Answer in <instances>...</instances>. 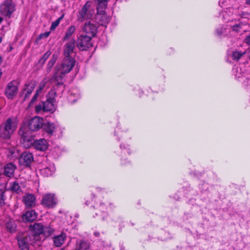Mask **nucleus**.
Returning a JSON list of instances; mask_svg holds the SVG:
<instances>
[{
    "instance_id": "nucleus-1",
    "label": "nucleus",
    "mask_w": 250,
    "mask_h": 250,
    "mask_svg": "<svg viewBox=\"0 0 250 250\" xmlns=\"http://www.w3.org/2000/svg\"><path fill=\"white\" fill-rule=\"evenodd\" d=\"M234 11L236 10L233 8H229L222 11L220 17L224 22L229 23L228 26L231 28L233 32L239 33L245 30L244 26L248 23L249 20L243 17L239 19L235 18L233 14Z\"/></svg>"
},
{
    "instance_id": "nucleus-2",
    "label": "nucleus",
    "mask_w": 250,
    "mask_h": 250,
    "mask_svg": "<svg viewBox=\"0 0 250 250\" xmlns=\"http://www.w3.org/2000/svg\"><path fill=\"white\" fill-rule=\"evenodd\" d=\"M16 129V125L13 120L7 119L0 126V137L4 139H8Z\"/></svg>"
},
{
    "instance_id": "nucleus-3",
    "label": "nucleus",
    "mask_w": 250,
    "mask_h": 250,
    "mask_svg": "<svg viewBox=\"0 0 250 250\" xmlns=\"http://www.w3.org/2000/svg\"><path fill=\"white\" fill-rule=\"evenodd\" d=\"M94 10L91 8L90 2H87L79 12L78 20L79 21H83L85 20L90 19L94 14Z\"/></svg>"
},
{
    "instance_id": "nucleus-4",
    "label": "nucleus",
    "mask_w": 250,
    "mask_h": 250,
    "mask_svg": "<svg viewBox=\"0 0 250 250\" xmlns=\"http://www.w3.org/2000/svg\"><path fill=\"white\" fill-rule=\"evenodd\" d=\"M75 64L74 58L72 57L64 56L60 68L61 73L64 74L70 72L74 67Z\"/></svg>"
},
{
    "instance_id": "nucleus-5",
    "label": "nucleus",
    "mask_w": 250,
    "mask_h": 250,
    "mask_svg": "<svg viewBox=\"0 0 250 250\" xmlns=\"http://www.w3.org/2000/svg\"><path fill=\"white\" fill-rule=\"evenodd\" d=\"M15 10V4L11 0H6L0 5V11L5 16L10 17Z\"/></svg>"
},
{
    "instance_id": "nucleus-6",
    "label": "nucleus",
    "mask_w": 250,
    "mask_h": 250,
    "mask_svg": "<svg viewBox=\"0 0 250 250\" xmlns=\"http://www.w3.org/2000/svg\"><path fill=\"white\" fill-rule=\"evenodd\" d=\"M86 35H81L77 40V46L81 50H85L91 46V38Z\"/></svg>"
},
{
    "instance_id": "nucleus-7",
    "label": "nucleus",
    "mask_w": 250,
    "mask_h": 250,
    "mask_svg": "<svg viewBox=\"0 0 250 250\" xmlns=\"http://www.w3.org/2000/svg\"><path fill=\"white\" fill-rule=\"evenodd\" d=\"M27 232H19L17 236V239L20 250H29L30 242L27 237Z\"/></svg>"
},
{
    "instance_id": "nucleus-8",
    "label": "nucleus",
    "mask_w": 250,
    "mask_h": 250,
    "mask_svg": "<svg viewBox=\"0 0 250 250\" xmlns=\"http://www.w3.org/2000/svg\"><path fill=\"white\" fill-rule=\"evenodd\" d=\"M19 133L21 136V142L24 147H29L32 144V136L30 133L24 127L21 128L19 131Z\"/></svg>"
},
{
    "instance_id": "nucleus-9",
    "label": "nucleus",
    "mask_w": 250,
    "mask_h": 250,
    "mask_svg": "<svg viewBox=\"0 0 250 250\" xmlns=\"http://www.w3.org/2000/svg\"><path fill=\"white\" fill-rule=\"evenodd\" d=\"M18 91V85L16 81L9 82L5 89V95L9 99H13Z\"/></svg>"
},
{
    "instance_id": "nucleus-10",
    "label": "nucleus",
    "mask_w": 250,
    "mask_h": 250,
    "mask_svg": "<svg viewBox=\"0 0 250 250\" xmlns=\"http://www.w3.org/2000/svg\"><path fill=\"white\" fill-rule=\"evenodd\" d=\"M98 26L94 21H87L83 28V31L91 37H94L97 33Z\"/></svg>"
},
{
    "instance_id": "nucleus-11",
    "label": "nucleus",
    "mask_w": 250,
    "mask_h": 250,
    "mask_svg": "<svg viewBox=\"0 0 250 250\" xmlns=\"http://www.w3.org/2000/svg\"><path fill=\"white\" fill-rule=\"evenodd\" d=\"M57 203V201L55 194L52 193L46 194L42 200V205L49 208H54Z\"/></svg>"
},
{
    "instance_id": "nucleus-12",
    "label": "nucleus",
    "mask_w": 250,
    "mask_h": 250,
    "mask_svg": "<svg viewBox=\"0 0 250 250\" xmlns=\"http://www.w3.org/2000/svg\"><path fill=\"white\" fill-rule=\"evenodd\" d=\"M43 123L42 118L35 117L31 119L28 124L29 129L33 131H36L41 128Z\"/></svg>"
},
{
    "instance_id": "nucleus-13",
    "label": "nucleus",
    "mask_w": 250,
    "mask_h": 250,
    "mask_svg": "<svg viewBox=\"0 0 250 250\" xmlns=\"http://www.w3.org/2000/svg\"><path fill=\"white\" fill-rule=\"evenodd\" d=\"M33 154L28 151L23 152L19 158V163L21 166L29 167L33 161Z\"/></svg>"
},
{
    "instance_id": "nucleus-14",
    "label": "nucleus",
    "mask_w": 250,
    "mask_h": 250,
    "mask_svg": "<svg viewBox=\"0 0 250 250\" xmlns=\"http://www.w3.org/2000/svg\"><path fill=\"white\" fill-rule=\"evenodd\" d=\"M58 80L57 79V82L55 83L54 88L49 91L48 93L49 95H51V96L55 97L57 96L61 97L64 89V86L62 82H58Z\"/></svg>"
},
{
    "instance_id": "nucleus-15",
    "label": "nucleus",
    "mask_w": 250,
    "mask_h": 250,
    "mask_svg": "<svg viewBox=\"0 0 250 250\" xmlns=\"http://www.w3.org/2000/svg\"><path fill=\"white\" fill-rule=\"evenodd\" d=\"M17 169L16 166L13 163H9L2 167V174L8 178H12L14 176V172Z\"/></svg>"
},
{
    "instance_id": "nucleus-16",
    "label": "nucleus",
    "mask_w": 250,
    "mask_h": 250,
    "mask_svg": "<svg viewBox=\"0 0 250 250\" xmlns=\"http://www.w3.org/2000/svg\"><path fill=\"white\" fill-rule=\"evenodd\" d=\"M217 35L220 37H226L233 36L237 33L233 32L231 28L228 26V24L222 27H218L216 30Z\"/></svg>"
},
{
    "instance_id": "nucleus-17",
    "label": "nucleus",
    "mask_w": 250,
    "mask_h": 250,
    "mask_svg": "<svg viewBox=\"0 0 250 250\" xmlns=\"http://www.w3.org/2000/svg\"><path fill=\"white\" fill-rule=\"evenodd\" d=\"M75 49V41L74 39H70L64 45L63 54L65 57H71Z\"/></svg>"
},
{
    "instance_id": "nucleus-18",
    "label": "nucleus",
    "mask_w": 250,
    "mask_h": 250,
    "mask_svg": "<svg viewBox=\"0 0 250 250\" xmlns=\"http://www.w3.org/2000/svg\"><path fill=\"white\" fill-rule=\"evenodd\" d=\"M32 144L35 149L42 151L46 150L48 146V142L44 139L34 140Z\"/></svg>"
},
{
    "instance_id": "nucleus-19",
    "label": "nucleus",
    "mask_w": 250,
    "mask_h": 250,
    "mask_svg": "<svg viewBox=\"0 0 250 250\" xmlns=\"http://www.w3.org/2000/svg\"><path fill=\"white\" fill-rule=\"evenodd\" d=\"M36 86V83L34 81H31L26 83L24 85V88L23 90V94H25L24 100L26 101L28 100L34 89Z\"/></svg>"
},
{
    "instance_id": "nucleus-20",
    "label": "nucleus",
    "mask_w": 250,
    "mask_h": 250,
    "mask_svg": "<svg viewBox=\"0 0 250 250\" xmlns=\"http://www.w3.org/2000/svg\"><path fill=\"white\" fill-rule=\"evenodd\" d=\"M55 97L48 95L46 101L43 102L44 111L45 112H53L55 109L54 102Z\"/></svg>"
},
{
    "instance_id": "nucleus-21",
    "label": "nucleus",
    "mask_w": 250,
    "mask_h": 250,
    "mask_svg": "<svg viewBox=\"0 0 250 250\" xmlns=\"http://www.w3.org/2000/svg\"><path fill=\"white\" fill-rule=\"evenodd\" d=\"M22 202L26 208H32L36 205V198L32 194H27L22 197Z\"/></svg>"
},
{
    "instance_id": "nucleus-22",
    "label": "nucleus",
    "mask_w": 250,
    "mask_h": 250,
    "mask_svg": "<svg viewBox=\"0 0 250 250\" xmlns=\"http://www.w3.org/2000/svg\"><path fill=\"white\" fill-rule=\"evenodd\" d=\"M94 207L99 211L98 213L96 212L95 215L96 216L100 215L102 217L101 219L104 220L107 215V212L105 211L107 208L106 206L101 202H97L95 203Z\"/></svg>"
},
{
    "instance_id": "nucleus-23",
    "label": "nucleus",
    "mask_w": 250,
    "mask_h": 250,
    "mask_svg": "<svg viewBox=\"0 0 250 250\" xmlns=\"http://www.w3.org/2000/svg\"><path fill=\"white\" fill-rule=\"evenodd\" d=\"M66 237V234L64 232H62L60 234L54 236L52 239L55 247H61L63 244Z\"/></svg>"
},
{
    "instance_id": "nucleus-24",
    "label": "nucleus",
    "mask_w": 250,
    "mask_h": 250,
    "mask_svg": "<svg viewBox=\"0 0 250 250\" xmlns=\"http://www.w3.org/2000/svg\"><path fill=\"white\" fill-rule=\"evenodd\" d=\"M38 214L34 210L27 211L22 215V219L24 222H30L37 218Z\"/></svg>"
},
{
    "instance_id": "nucleus-25",
    "label": "nucleus",
    "mask_w": 250,
    "mask_h": 250,
    "mask_svg": "<svg viewBox=\"0 0 250 250\" xmlns=\"http://www.w3.org/2000/svg\"><path fill=\"white\" fill-rule=\"evenodd\" d=\"M95 20L96 22L102 26H106L110 20L109 17L107 16L106 14H96L95 15Z\"/></svg>"
},
{
    "instance_id": "nucleus-26",
    "label": "nucleus",
    "mask_w": 250,
    "mask_h": 250,
    "mask_svg": "<svg viewBox=\"0 0 250 250\" xmlns=\"http://www.w3.org/2000/svg\"><path fill=\"white\" fill-rule=\"evenodd\" d=\"M21 182L20 180H17L14 182L9 183V189L12 192L20 193L21 191V187L20 186Z\"/></svg>"
},
{
    "instance_id": "nucleus-27",
    "label": "nucleus",
    "mask_w": 250,
    "mask_h": 250,
    "mask_svg": "<svg viewBox=\"0 0 250 250\" xmlns=\"http://www.w3.org/2000/svg\"><path fill=\"white\" fill-rule=\"evenodd\" d=\"M27 232L28 235L27 238L28 239L30 245L34 246L36 243L40 242L41 241V237L40 235L33 233L32 232Z\"/></svg>"
},
{
    "instance_id": "nucleus-28",
    "label": "nucleus",
    "mask_w": 250,
    "mask_h": 250,
    "mask_svg": "<svg viewBox=\"0 0 250 250\" xmlns=\"http://www.w3.org/2000/svg\"><path fill=\"white\" fill-rule=\"evenodd\" d=\"M55 170V167L53 164H50L48 167L41 169V172L44 176L48 177L52 175Z\"/></svg>"
},
{
    "instance_id": "nucleus-29",
    "label": "nucleus",
    "mask_w": 250,
    "mask_h": 250,
    "mask_svg": "<svg viewBox=\"0 0 250 250\" xmlns=\"http://www.w3.org/2000/svg\"><path fill=\"white\" fill-rule=\"evenodd\" d=\"M30 228L33 233L39 235L43 233V226L41 223H35L33 225H30Z\"/></svg>"
},
{
    "instance_id": "nucleus-30",
    "label": "nucleus",
    "mask_w": 250,
    "mask_h": 250,
    "mask_svg": "<svg viewBox=\"0 0 250 250\" xmlns=\"http://www.w3.org/2000/svg\"><path fill=\"white\" fill-rule=\"evenodd\" d=\"M90 248L89 243L85 241H77L75 250H87Z\"/></svg>"
},
{
    "instance_id": "nucleus-31",
    "label": "nucleus",
    "mask_w": 250,
    "mask_h": 250,
    "mask_svg": "<svg viewBox=\"0 0 250 250\" xmlns=\"http://www.w3.org/2000/svg\"><path fill=\"white\" fill-rule=\"evenodd\" d=\"M57 128V126L54 123L48 122L45 129L47 133L51 135H53L56 131Z\"/></svg>"
},
{
    "instance_id": "nucleus-32",
    "label": "nucleus",
    "mask_w": 250,
    "mask_h": 250,
    "mask_svg": "<svg viewBox=\"0 0 250 250\" xmlns=\"http://www.w3.org/2000/svg\"><path fill=\"white\" fill-rule=\"evenodd\" d=\"M16 225L13 220H10L6 224L7 230L10 232H14L16 230Z\"/></svg>"
},
{
    "instance_id": "nucleus-33",
    "label": "nucleus",
    "mask_w": 250,
    "mask_h": 250,
    "mask_svg": "<svg viewBox=\"0 0 250 250\" xmlns=\"http://www.w3.org/2000/svg\"><path fill=\"white\" fill-rule=\"evenodd\" d=\"M76 30V27L74 25L70 26L68 29L66 30L65 36L63 38L64 41H66L68 40L71 35L74 33Z\"/></svg>"
},
{
    "instance_id": "nucleus-34",
    "label": "nucleus",
    "mask_w": 250,
    "mask_h": 250,
    "mask_svg": "<svg viewBox=\"0 0 250 250\" xmlns=\"http://www.w3.org/2000/svg\"><path fill=\"white\" fill-rule=\"evenodd\" d=\"M98 5L97 6V14H105L104 10L107 7V3L97 2Z\"/></svg>"
},
{
    "instance_id": "nucleus-35",
    "label": "nucleus",
    "mask_w": 250,
    "mask_h": 250,
    "mask_svg": "<svg viewBox=\"0 0 250 250\" xmlns=\"http://www.w3.org/2000/svg\"><path fill=\"white\" fill-rule=\"evenodd\" d=\"M48 82V80L47 78L43 79L40 83L39 85V87L38 89L36 90V93L40 94L42 90L44 88L47 83Z\"/></svg>"
},
{
    "instance_id": "nucleus-36",
    "label": "nucleus",
    "mask_w": 250,
    "mask_h": 250,
    "mask_svg": "<svg viewBox=\"0 0 250 250\" xmlns=\"http://www.w3.org/2000/svg\"><path fill=\"white\" fill-rule=\"evenodd\" d=\"M245 54V52H242L241 51H235L232 53L231 57L233 60L238 61Z\"/></svg>"
},
{
    "instance_id": "nucleus-37",
    "label": "nucleus",
    "mask_w": 250,
    "mask_h": 250,
    "mask_svg": "<svg viewBox=\"0 0 250 250\" xmlns=\"http://www.w3.org/2000/svg\"><path fill=\"white\" fill-rule=\"evenodd\" d=\"M120 148L122 150V158L123 157V154L125 155L126 153L128 154H130V153L129 151V148L128 147V146H125V145L121 144L120 145Z\"/></svg>"
},
{
    "instance_id": "nucleus-38",
    "label": "nucleus",
    "mask_w": 250,
    "mask_h": 250,
    "mask_svg": "<svg viewBox=\"0 0 250 250\" xmlns=\"http://www.w3.org/2000/svg\"><path fill=\"white\" fill-rule=\"evenodd\" d=\"M43 102L39 104L35 107V111L37 113H42V112H44V108H43Z\"/></svg>"
},
{
    "instance_id": "nucleus-39",
    "label": "nucleus",
    "mask_w": 250,
    "mask_h": 250,
    "mask_svg": "<svg viewBox=\"0 0 250 250\" xmlns=\"http://www.w3.org/2000/svg\"><path fill=\"white\" fill-rule=\"evenodd\" d=\"M58 56L56 55H53L51 60L49 61L47 63V66L50 67H53L56 61L57 60Z\"/></svg>"
},
{
    "instance_id": "nucleus-40",
    "label": "nucleus",
    "mask_w": 250,
    "mask_h": 250,
    "mask_svg": "<svg viewBox=\"0 0 250 250\" xmlns=\"http://www.w3.org/2000/svg\"><path fill=\"white\" fill-rule=\"evenodd\" d=\"M5 191L0 189V206H2L5 204V197L4 196Z\"/></svg>"
},
{
    "instance_id": "nucleus-41",
    "label": "nucleus",
    "mask_w": 250,
    "mask_h": 250,
    "mask_svg": "<svg viewBox=\"0 0 250 250\" xmlns=\"http://www.w3.org/2000/svg\"><path fill=\"white\" fill-rule=\"evenodd\" d=\"M63 15H62L61 17L57 19L54 22H53L51 26L50 29L51 30L55 29L59 24L60 21L62 19Z\"/></svg>"
},
{
    "instance_id": "nucleus-42",
    "label": "nucleus",
    "mask_w": 250,
    "mask_h": 250,
    "mask_svg": "<svg viewBox=\"0 0 250 250\" xmlns=\"http://www.w3.org/2000/svg\"><path fill=\"white\" fill-rule=\"evenodd\" d=\"M16 149L14 147H12L8 149L7 151V155L9 157H13L15 156V153H16Z\"/></svg>"
},
{
    "instance_id": "nucleus-43",
    "label": "nucleus",
    "mask_w": 250,
    "mask_h": 250,
    "mask_svg": "<svg viewBox=\"0 0 250 250\" xmlns=\"http://www.w3.org/2000/svg\"><path fill=\"white\" fill-rule=\"evenodd\" d=\"M43 233L47 234L48 235L51 234L54 231V229L50 227L43 226Z\"/></svg>"
},
{
    "instance_id": "nucleus-44",
    "label": "nucleus",
    "mask_w": 250,
    "mask_h": 250,
    "mask_svg": "<svg viewBox=\"0 0 250 250\" xmlns=\"http://www.w3.org/2000/svg\"><path fill=\"white\" fill-rule=\"evenodd\" d=\"M39 95V94L36 92L35 94L32 97V99H31V100L30 101V102L29 103V106H31L32 105H33L36 102L37 98H38Z\"/></svg>"
},
{
    "instance_id": "nucleus-45",
    "label": "nucleus",
    "mask_w": 250,
    "mask_h": 250,
    "mask_svg": "<svg viewBox=\"0 0 250 250\" xmlns=\"http://www.w3.org/2000/svg\"><path fill=\"white\" fill-rule=\"evenodd\" d=\"M50 34V32L49 31L44 32L43 33L41 34L39 36L38 38V40H41L43 38H47Z\"/></svg>"
},
{
    "instance_id": "nucleus-46",
    "label": "nucleus",
    "mask_w": 250,
    "mask_h": 250,
    "mask_svg": "<svg viewBox=\"0 0 250 250\" xmlns=\"http://www.w3.org/2000/svg\"><path fill=\"white\" fill-rule=\"evenodd\" d=\"M51 54V52L50 50L47 51L42 57V60H43L44 61H46Z\"/></svg>"
},
{
    "instance_id": "nucleus-47",
    "label": "nucleus",
    "mask_w": 250,
    "mask_h": 250,
    "mask_svg": "<svg viewBox=\"0 0 250 250\" xmlns=\"http://www.w3.org/2000/svg\"><path fill=\"white\" fill-rule=\"evenodd\" d=\"M245 42L247 44L250 45V34L246 37L245 39Z\"/></svg>"
},
{
    "instance_id": "nucleus-48",
    "label": "nucleus",
    "mask_w": 250,
    "mask_h": 250,
    "mask_svg": "<svg viewBox=\"0 0 250 250\" xmlns=\"http://www.w3.org/2000/svg\"><path fill=\"white\" fill-rule=\"evenodd\" d=\"M96 2L106 3H107L109 0H95Z\"/></svg>"
},
{
    "instance_id": "nucleus-49",
    "label": "nucleus",
    "mask_w": 250,
    "mask_h": 250,
    "mask_svg": "<svg viewBox=\"0 0 250 250\" xmlns=\"http://www.w3.org/2000/svg\"><path fill=\"white\" fill-rule=\"evenodd\" d=\"M45 61H44L43 60H42V58H41L39 61V62L41 63L42 64H43Z\"/></svg>"
},
{
    "instance_id": "nucleus-50",
    "label": "nucleus",
    "mask_w": 250,
    "mask_h": 250,
    "mask_svg": "<svg viewBox=\"0 0 250 250\" xmlns=\"http://www.w3.org/2000/svg\"><path fill=\"white\" fill-rule=\"evenodd\" d=\"M52 67H50L49 66H47L46 71H47V72L48 73H49V72L51 71V69H52Z\"/></svg>"
},
{
    "instance_id": "nucleus-51",
    "label": "nucleus",
    "mask_w": 250,
    "mask_h": 250,
    "mask_svg": "<svg viewBox=\"0 0 250 250\" xmlns=\"http://www.w3.org/2000/svg\"><path fill=\"white\" fill-rule=\"evenodd\" d=\"M94 234L96 237H99L100 235V234L99 232H94Z\"/></svg>"
},
{
    "instance_id": "nucleus-52",
    "label": "nucleus",
    "mask_w": 250,
    "mask_h": 250,
    "mask_svg": "<svg viewBox=\"0 0 250 250\" xmlns=\"http://www.w3.org/2000/svg\"><path fill=\"white\" fill-rule=\"evenodd\" d=\"M238 68L237 67H236V68H233V70H232L233 73H235V72L236 71H237V70L238 69Z\"/></svg>"
},
{
    "instance_id": "nucleus-53",
    "label": "nucleus",
    "mask_w": 250,
    "mask_h": 250,
    "mask_svg": "<svg viewBox=\"0 0 250 250\" xmlns=\"http://www.w3.org/2000/svg\"><path fill=\"white\" fill-rule=\"evenodd\" d=\"M246 3L250 5V0H246Z\"/></svg>"
},
{
    "instance_id": "nucleus-54",
    "label": "nucleus",
    "mask_w": 250,
    "mask_h": 250,
    "mask_svg": "<svg viewBox=\"0 0 250 250\" xmlns=\"http://www.w3.org/2000/svg\"><path fill=\"white\" fill-rule=\"evenodd\" d=\"M2 62V57L0 56V64H1V63Z\"/></svg>"
},
{
    "instance_id": "nucleus-55",
    "label": "nucleus",
    "mask_w": 250,
    "mask_h": 250,
    "mask_svg": "<svg viewBox=\"0 0 250 250\" xmlns=\"http://www.w3.org/2000/svg\"><path fill=\"white\" fill-rule=\"evenodd\" d=\"M236 76L238 77H240V74H238V75H237V74H236Z\"/></svg>"
},
{
    "instance_id": "nucleus-56",
    "label": "nucleus",
    "mask_w": 250,
    "mask_h": 250,
    "mask_svg": "<svg viewBox=\"0 0 250 250\" xmlns=\"http://www.w3.org/2000/svg\"><path fill=\"white\" fill-rule=\"evenodd\" d=\"M117 132V133H118V132H119V131H118L117 130H116L115 131V134H116V133Z\"/></svg>"
},
{
    "instance_id": "nucleus-57",
    "label": "nucleus",
    "mask_w": 250,
    "mask_h": 250,
    "mask_svg": "<svg viewBox=\"0 0 250 250\" xmlns=\"http://www.w3.org/2000/svg\"><path fill=\"white\" fill-rule=\"evenodd\" d=\"M122 164H125V163H123V162H122Z\"/></svg>"
},
{
    "instance_id": "nucleus-58",
    "label": "nucleus",
    "mask_w": 250,
    "mask_h": 250,
    "mask_svg": "<svg viewBox=\"0 0 250 250\" xmlns=\"http://www.w3.org/2000/svg\"><path fill=\"white\" fill-rule=\"evenodd\" d=\"M1 42V41H0V42Z\"/></svg>"
}]
</instances>
